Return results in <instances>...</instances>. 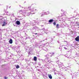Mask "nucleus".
Returning <instances> with one entry per match:
<instances>
[{
	"mask_svg": "<svg viewBox=\"0 0 79 79\" xmlns=\"http://www.w3.org/2000/svg\"><path fill=\"white\" fill-rule=\"evenodd\" d=\"M56 63H57V64L59 65V68H60V69H65V67L63 65V64L61 63V62H60L59 60L57 61H56Z\"/></svg>",
	"mask_w": 79,
	"mask_h": 79,
	"instance_id": "nucleus-1",
	"label": "nucleus"
},
{
	"mask_svg": "<svg viewBox=\"0 0 79 79\" xmlns=\"http://www.w3.org/2000/svg\"><path fill=\"white\" fill-rule=\"evenodd\" d=\"M35 9V8L34 7L31 8L30 10V12L27 13V16H29L31 14H35V13L34 12Z\"/></svg>",
	"mask_w": 79,
	"mask_h": 79,
	"instance_id": "nucleus-2",
	"label": "nucleus"
},
{
	"mask_svg": "<svg viewBox=\"0 0 79 79\" xmlns=\"http://www.w3.org/2000/svg\"><path fill=\"white\" fill-rule=\"evenodd\" d=\"M44 21V20H38V22H36V21L35 20H33V24H32V26H35L36 25V24H38V25L39 24V22H40V21Z\"/></svg>",
	"mask_w": 79,
	"mask_h": 79,
	"instance_id": "nucleus-3",
	"label": "nucleus"
},
{
	"mask_svg": "<svg viewBox=\"0 0 79 79\" xmlns=\"http://www.w3.org/2000/svg\"><path fill=\"white\" fill-rule=\"evenodd\" d=\"M19 11L20 13L22 14L24 16H25V15H26V12H25V11L21 10Z\"/></svg>",
	"mask_w": 79,
	"mask_h": 79,
	"instance_id": "nucleus-4",
	"label": "nucleus"
},
{
	"mask_svg": "<svg viewBox=\"0 0 79 79\" xmlns=\"http://www.w3.org/2000/svg\"><path fill=\"white\" fill-rule=\"evenodd\" d=\"M65 69H63V70L64 71H68V73H72L71 70L68 69V67H65Z\"/></svg>",
	"mask_w": 79,
	"mask_h": 79,
	"instance_id": "nucleus-5",
	"label": "nucleus"
},
{
	"mask_svg": "<svg viewBox=\"0 0 79 79\" xmlns=\"http://www.w3.org/2000/svg\"><path fill=\"white\" fill-rule=\"evenodd\" d=\"M14 49L15 50V51L17 52H21L20 51H19V46L15 47Z\"/></svg>",
	"mask_w": 79,
	"mask_h": 79,
	"instance_id": "nucleus-6",
	"label": "nucleus"
},
{
	"mask_svg": "<svg viewBox=\"0 0 79 79\" xmlns=\"http://www.w3.org/2000/svg\"><path fill=\"white\" fill-rule=\"evenodd\" d=\"M78 73H71V75L72 76H77V75H78Z\"/></svg>",
	"mask_w": 79,
	"mask_h": 79,
	"instance_id": "nucleus-7",
	"label": "nucleus"
},
{
	"mask_svg": "<svg viewBox=\"0 0 79 79\" xmlns=\"http://www.w3.org/2000/svg\"><path fill=\"white\" fill-rule=\"evenodd\" d=\"M45 61L47 63L49 64L50 63V60H48V58H47L45 60Z\"/></svg>",
	"mask_w": 79,
	"mask_h": 79,
	"instance_id": "nucleus-8",
	"label": "nucleus"
},
{
	"mask_svg": "<svg viewBox=\"0 0 79 79\" xmlns=\"http://www.w3.org/2000/svg\"><path fill=\"white\" fill-rule=\"evenodd\" d=\"M45 46V45L44 44H41L40 46V47H39V48H43V47Z\"/></svg>",
	"mask_w": 79,
	"mask_h": 79,
	"instance_id": "nucleus-9",
	"label": "nucleus"
},
{
	"mask_svg": "<svg viewBox=\"0 0 79 79\" xmlns=\"http://www.w3.org/2000/svg\"><path fill=\"white\" fill-rule=\"evenodd\" d=\"M49 23V24H51V23H52L53 22V19H50L48 21Z\"/></svg>",
	"mask_w": 79,
	"mask_h": 79,
	"instance_id": "nucleus-10",
	"label": "nucleus"
},
{
	"mask_svg": "<svg viewBox=\"0 0 79 79\" xmlns=\"http://www.w3.org/2000/svg\"><path fill=\"white\" fill-rule=\"evenodd\" d=\"M6 24H7V23H6V22L5 21H4L2 25V27L5 26L6 25Z\"/></svg>",
	"mask_w": 79,
	"mask_h": 79,
	"instance_id": "nucleus-11",
	"label": "nucleus"
},
{
	"mask_svg": "<svg viewBox=\"0 0 79 79\" xmlns=\"http://www.w3.org/2000/svg\"><path fill=\"white\" fill-rule=\"evenodd\" d=\"M32 47H30L29 49H28V50H29V53H30L31 52H32V51H33V50H32Z\"/></svg>",
	"mask_w": 79,
	"mask_h": 79,
	"instance_id": "nucleus-12",
	"label": "nucleus"
},
{
	"mask_svg": "<svg viewBox=\"0 0 79 79\" xmlns=\"http://www.w3.org/2000/svg\"><path fill=\"white\" fill-rule=\"evenodd\" d=\"M75 40L76 41H77V42H78L79 41V36H78L75 39Z\"/></svg>",
	"mask_w": 79,
	"mask_h": 79,
	"instance_id": "nucleus-13",
	"label": "nucleus"
},
{
	"mask_svg": "<svg viewBox=\"0 0 79 79\" xmlns=\"http://www.w3.org/2000/svg\"><path fill=\"white\" fill-rule=\"evenodd\" d=\"M16 24L17 25H19L20 24V22L18 20L16 22Z\"/></svg>",
	"mask_w": 79,
	"mask_h": 79,
	"instance_id": "nucleus-14",
	"label": "nucleus"
},
{
	"mask_svg": "<svg viewBox=\"0 0 79 79\" xmlns=\"http://www.w3.org/2000/svg\"><path fill=\"white\" fill-rule=\"evenodd\" d=\"M59 26L61 28H63L64 27V24H61L59 25Z\"/></svg>",
	"mask_w": 79,
	"mask_h": 79,
	"instance_id": "nucleus-15",
	"label": "nucleus"
},
{
	"mask_svg": "<svg viewBox=\"0 0 79 79\" xmlns=\"http://www.w3.org/2000/svg\"><path fill=\"white\" fill-rule=\"evenodd\" d=\"M9 42L10 44H12V43H13V40H12V39H10L9 41Z\"/></svg>",
	"mask_w": 79,
	"mask_h": 79,
	"instance_id": "nucleus-16",
	"label": "nucleus"
},
{
	"mask_svg": "<svg viewBox=\"0 0 79 79\" xmlns=\"http://www.w3.org/2000/svg\"><path fill=\"white\" fill-rule=\"evenodd\" d=\"M40 31H44L45 32V31H47V30H45V29H44V28L43 29H41L40 30Z\"/></svg>",
	"mask_w": 79,
	"mask_h": 79,
	"instance_id": "nucleus-17",
	"label": "nucleus"
},
{
	"mask_svg": "<svg viewBox=\"0 0 79 79\" xmlns=\"http://www.w3.org/2000/svg\"><path fill=\"white\" fill-rule=\"evenodd\" d=\"M53 39L49 38L48 39V41L49 42H52V41H53Z\"/></svg>",
	"mask_w": 79,
	"mask_h": 79,
	"instance_id": "nucleus-18",
	"label": "nucleus"
},
{
	"mask_svg": "<svg viewBox=\"0 0 79 79\" xmlns=\"http://www.w3.org/2000/svg\"><path fill=\"white\" fill-rule=\"evenodd\" d=\"M51 44V43H47L45 44H44V46L45 45H50V44Z\"/></svg>",
	"mask_w": 79,
	"mask_h": 79,
	"instance_id": "nucleus-19",
	"label": "nucleus"
},
{
	"mask_svg": "<svg viewBox=\"0 0 79 79\" xmlns=\"http://www.w3.org/2000/svg\"><path fill=\"white\" fill-rule=\"evenodd\" d=\"M39 29V28L37 27H33V29Z\"/></svg>",
	"mask_w": 79,
	"mask_h": 79,
	"instance_id": "nucleus-20",
	"label": "nucleus"
},
{
	"mask_svg": "<svg viewBox=\"0 0 79 79\" xmlns=\"http://www.w3.org/2000/svg\"><path fill=\"white\" fill-rule=\"evenodd\" d=\"M48 76L49 77V78L50 79H52V75H51V74H48Z\"/></svg>",
	"mask_w": 79,
	"mask_h": 79,
	"instance_id": "nucleus-21",
	"label": "nucleus"
},
{
	"mask_svg": "<svg viewBox=\"0 0 79 79\" xmlns=\"http://www.w3.org/2000/svg\"><path fill=\"white\" fill-rule=\"evenodd\" d=\"M56 28H57V29H59V28H60V27H59V24L58 23L56 24Z\"/></svg>",
	"mask_w": 79,
	"mask_h": 79,
	"instance_id": "nucleus-22",
	"label": "nucleus"
},
{
	"mask_svg": "<svg viewBox=\"0 0 79 79\" xmlns=\"http://www.w3.org/2000/svg\"><path fill=\"white\" fill-rule=\"evenodd\" d=\"M31 7H28V8H27V10H26V11H29V10H30L31 9Z\"/></svg>",
	"mask_w": 79,
	"mask_h": 79,
	"instance_id": "nucleus-23",
	"label": "nucleus"
},
{
	"mask_svg": "<svg viewBox=\"0 0 79 79\" xmlns=\"http://www.w3.org/2000/svg\"><path fill=\"white\" fill-rule=\"evenodd\" d=\"M15 66H16V68H17V69H18V68H19V66L18 65H17Z\"/></svg>",
	"mask_w": 79,
	"mask_h": 79,
	"instance_id": "nucleus-24",
	"label": "nucleus"
},
{
	"mask_svg": "<svg viewBox=\"0 0 79 79\" xmlns=\"http://www.w3.org/2000/svg\"><path fill=\"white\" fill-rule=\"evenodd\" d=\"M34 61H36L37 60V57H34Z\"/></svg>",
	"mask_w": 79,
	"mask_h": 79,
	"instance_id": "nucleus-25",
	"label": "nucleus"
},
{
	"mask_svg": "<svg viewBox=\"0 0 79 79\" xmlns=\"http://www.w3.org/2000/svg\"><path fill=\"white\" fill-rule=\"evenodd\" d=\"M56 22H54L53 23L54 26H55V25H56Z\"/></svg>",
	"mask_w": 79,
	"mask_h": 79,
	"instance_id": "nucleus-26",
	"label": "nucleus"
},
{
	"mask_svg": "<svg viewBox=\"0 0 79 79\" xmlns=\"http://www.w3.org/2000/svg\"><path fill=\"white\" fill-rule=\"evenodd\" d=\"M26 25H27V26H30L31 25V23H27L26 24Z\"/></svg>",
	"mask_w": 79,
	"mask_h": 79,
	"instance_id": "nucleus-27",
	"label": "nucleus"
},
{
	"mask_svg": "<svg viewBox=\"0 0 79 79\" xmlns=\"http://www.w3.org/2000/svg\"><path fill=\"white\" fill-rule=\"evenodd\" d=\"M38 65H39V66H41V64H40V63H38Z\"/></svg>",
	"mask_w": 79,
	"mask_h": 79,
	"instance_id": "nucleus-28",
	"label": "nucleus"
},
{
	"mask_svg": "<svg viewBox=\"0 0 79 79\" xmlns=\"http://www.w3.org/2000/svg\"><path fill=\"white\" fill-rule=\"evenodd\" d=\"M77 26H79V22H77ZM79 28V27H78Z\"/></svg>",
	"mask_w": 79,
	"mask_h": 79,
	"instance_id": "nucleus-29",
	"label": "nucleus"
},
{
	"mask_svg": "<svg viewBox=\"0 0 79 79\" xmlns=\"http://www.w3.org/2000/svg\"><path fill=\"white\" fill-rule=\"evenodd\" d=\"M27 71H29V69H27Z\"/></svg>",
	"mask_w": 79,
	"mask_h": 79,
	"instance_id": "nucleus-30",
	"label": "nucleus"
},
{
	"mask_svg": "<svg viewBox=\"0 0 79 79\" xmlns=\"http://www.w3.org/2000/svg\"><path fill=\"white\" fill-rule=\"evenodd\" d=\"M45 40H43L42 41H40V42H44V41H45Z\"/></svg>",
	"mask_w": 79,
	"mask_h": 79,
	"instance_id": "nucleus-31",
	"label": "nucleus"
},
{
	"mask_svg": "<svg viewBox=\"0 0 79 79\" xmlns=\"http://www.w3.org/2000/svg\"><path fill=\"white\" fill-rule=\"evenodd\" d=\"M52 54V56H53V54H55V53H51Z\"/></svg>",
	"mask_w": 79,
	"mask_h": 79,
	"instance_id": "nucleus-32",
	"label": "nucleus"
},
{
	"mask_svg": "<svg viewBox=\"0 0 79 79\" xmlns=\"http://www.w3.org/2000/svg\"><path fill=\"white\" fill-rule=\"evenodd\" d=\"M49 11H48L47 12V14H49Z\"/></svg>",
	"mask_w": 79,
	"mask_h": 79,
	"instance_id": "nucleus-33",
	"label": "nucleus"
},
{
	"mask_svg": "<svg viewBox=\"0 0 79 79\" xmlns=\"http://www.w3.org/2000/svg\"><path fill=\"white\" fill-rule=\"evenodd\" d=\"M68 21H70V18L68 19Z\"/></svg>",
	"mask_w": 79,
	"mask_h": 79,
	"instance_id": "nucleus-34",
	"label": "nucleus"
},
{
	"mask_svg": "<svg viewBox=\"0 0 79 79\" xmlns=\"http://www.w3.org/2000/svg\"><path fill=\"white\" fill-rule=\"evenodd\" d=\"M64 48L65 49V50H67V48L66 47H64Z\"/></svg>",
	"mask_w": 79,
	"mask_h": 79,
	"instance_id": "nucleus-35",
	"label": "nucleus"
},
{
	"mask_svg": "<svg viewBox=\"0 0 79 79\" xmlns=\"http://www.w3.org/2000/svg\"><path fill=\"white\" fill-rule=\"evenodd\" d=\"M7 79L6 77H4V79Z\"/></svg>",
	"mask_w": 79,
	"mask_h": 79,
	"instance_id": "nucleus-36",
	"label": "nucleus"
},
{
	"mask_svg": "<svg viewBox=\"0 0 79 79\" xmlns=\"http://www.w3.org/2000/svg\"><path fill=\"white\" fill-rule=\"evenodd\" d=\"M43 14H41V16L42 17V16H43Z\"/></svg>",
	"mask_w": 79,
	"mask_h": 79,
	"instance_id": "nucleus-37",
	"label": "nucleus"
},
{
	"mask_svg": "<svg viewBox=\"0 0 79 79\" xmlns=\"http://www.w3.org/2000/svg\"><path fill=\"white\" fill-rule=\"evenodd\" d=\"M27 61V59H25V61Z\"/></svg>",
	"mask_w": 79,
	"mask_h": 79,
	"instance_id": "nucleus-38",
	"label": "nucleus"
},
{
	"mask_svg": "<svg viewBox=\"0 0 79 79\" xmlns=\"http://www.w3.org/2000/svg\"><path fill=\"white\" fill-rule=\"evenodd\" d=\"M54 74L55 75L56 74V73H55V72Z\"/></svg>",
	"mask_w": 79,
	"mask_h": 79,
	"instance_id": "nucleus-39",
	"label": "nucleus"
},
{
	"mask_svg": "<svg viewBox=\"0 0 79 79\" xmlns=\"http://www.w3.org/2000/svg\"><path fill=\"white\" fill-rule=\"evenodd\" d=\"M35 11H37V9H35Z\"/></svg>",
	"mask_w": 79,
	"mask_h": 79,
	"instance_id": "nucleus-40",
	"label": "nucleus"
},
{
	"mask_svg": "<svg viewBox=\"0 0 79 79\" xmlns=\"http://www.w3.org/2000/svg\"><path fill=\"white\" fill-rule=\"evenodd\" d=\"M44 79H45L46 78V77H45V76H44Z\"/></svg>",
	"mask_w": 79,
	"mask_h": 79,
	"instance_id": "nucleus-41",
	"label": "nucleus"
},
{
	"mask_svg": "<svg viewBox=\"0 0 79 79\" xmlns=\"http://www.w3.org/2000/svg\"><path fill=\"white\" fill-rule=\"evenodd\" d=\"M57 42H58V43H60V42H59V41H57Z\"/></svg>",
	"mask_w": 79,
	"mask_h": 79,
	"instance_id": "nucleus-42",
	"label": "nucleus"
},
{
	"mask_svg": "<svg viewBox=\"0 0 79 79\" xmlns=\"http://www.w3.org/2000/svg\"><path fill=\"white\" fill-rule=\"evenodd\" d=\"M0 37H2V35L1 34L0 35Z\"/></svg>",
	"mask_w": 79,
	"mask_h": 79,
	"instance_id": "nucleus-43",
	"label": "nucleus"
},
{
	"mask_svg": "<svg viewBox=\"0 0 79 79\" xmlns=\"http://www.w3.org/2000/svg\"><path fill=\"white\" fill-rule=\"evenodd\" d=\"M47 40V38H46L45 40Z\"/></svg>",
	"mask_w": 79,
	"mask_h": 79,
	"instance_id": "nucleus-44",
	"label": "nucleus"
},
{
	"mask_svg": "<svg viewBox=\"0 0 79 79\" xmlns=\"http://www.w3.org/2000/svg\"><path fill=\"white\" fill-rule=\"evenodd\" d=\"M45 56H46V57H47V55H46Z\"/></svg>",
	"mask_w": 79,
	"mask_h": 79,
	"instance_id": "nucleus-45",
	"label": "nucleus"
},
{
	"mask_svg": "<svg viewBox=\"0 0 79 79\" xmlns=\"http://www.w3.org/2000/svg\"><path fill=\"white\" fill-rule=\"evenodd\" d=\"M44 31V30H42V31H41V32H43Z\"/></svg>",
	"mask_w": 79,
	"mask_h": 79,
	"instance_id": "nucleus-46",
	"label": "nucleus"
},
{
	"mask_svg": "<svg viewBox=\"0 0 79 79\" xmlns=\"http://www.w3.org/2000/svg\"><path fill=\"white\" fill-rule=\"evenodd\" d=\"M64 42H67V41H64Z\"/></svg>",
	"mask_w": 79,
	"mask_h": 79,
	"instance_id": "nucleus-47",
	"label": "nucleus"
},
{
	"mask_svg": "<svg viewBox=\"0 0 79 79\" xmlns=\"http://www.w3.org/2000/svg\"><path fill=\"white\" fill-rule=\"evenodd\" d=\"M19 6H20V7H21V6L20 5H19Z\"/></svg>",
	"mask_w": 79,
	"mask_h": 79,
	"instance_id": "nucleus-48",
	"label": "nucleus"
},
{
	"mask_svg": "<svg viewBox=\"0 0 79 79\" xmlns=\"http://www.w3.org/2000/svg\"><path fill=\"white\" fill-rule=\"evenodd\" d=\"M13 25H14V26H15V25H14V24H13Z\"/></svg>",
	"mask_w": 79,
	"mask_h": 79,
	"instance_id": "nucleus-49",
	"label": "nucleus"
},
{
	"mask_svg": "<svg viewBox=\"0 0 79 79\" xmlns=\"http://www.w3.org/2000/svg\"><path fill=\"white\" fill-rule=\"evenodd\" d=\"M76 19H79V18H76Z\"/></svg>",
	"mask_w": 79,
	"mask_h": 79,
	"instance_id": "nucleus-50",
	"label": "nucleus"
},
{
	"mask_svg": "<svg viewBox=\"0 0 79 79\" xmlns=\"http://www.w3.org/2000/svg\"><path fill=\"white\" fill-rule=\"evenodd\" d=\"M35 34H37V33H35Z\"/></svg>",
	"mask_w": 79,
	"mask_h": 79,
	"instance_id": "nucleus-51",
	"label": "nucleus"
},
{
	"mask_svg": "<svg viewBox=\"0 0 79 79\" xmlns=\"http://www.w3.org/2000/svg\"><path fill=\"white\" fill-rule=\"evenodd\" d=\"M72 77V79H73V77Z\"/></svg>",
	"mask_w": 79,
	"mask_h": 79,
	"instance_id": "nucleus-52",
	"label": "nucleus"
},
{
	"mask_svg": "<svg viewBox=\"0 0 79 79\" xmlns=\"http://www.w3.org/2000/svg\"><path fill=\"white\" fill-rule=\"evenodd\" d=\"M63 10V9H62L61 10V11H62Z\"/></svg>",
	"mask_w": 79,
	"mask_h": 79,
	"instance_id": "nucleus-53",
	"label": "nucleus"
},
{
	"mask_svg": "<svg viewBox=\"0 0 79 79\" xmlns=\"http://www.w3.org/2000/svg\"><path fill=\"white\" fill-rule=\"evenodd\" d=\"M54 38H55V36H54Z\"/></svg>",
	"mask_w": 79,
	"mask_h": 79,
	"instance_id": "nucleus-54",
	"label": "nucleus"
},
{
	"mask_svg": "<svg viewBox=\"0 0 79 79\" xmlns=\"http://www.w3.org/2000/svg\"><path fill=\"white\" fill-rule=\"evenodd\" d=\"M11 7H10L9 8H10Z\"/></svg>",
	"mask_w": 79,
	"mask_h": 79,
	"instance_id": "nucleus-55",
	"label": "nucleus"
},
{
	"mask_svg": "<svg viewBox=\"0 0 79 79\" xmlns=\"http://www.w3.org/2000/svg\"><path fill=\"white\" fill-rule=\"evenodd\" d=\"M39 56V57L40 56Z\"/></svg>",
	"mask_w": 79,
	"mask_h": 79,
	"instance_id": "nucleus-56",
	"label": "nucleus"
}]
</instances>
